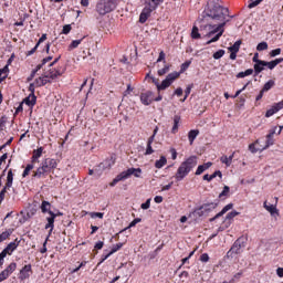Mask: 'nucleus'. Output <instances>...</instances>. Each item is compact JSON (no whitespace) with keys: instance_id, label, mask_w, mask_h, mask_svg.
Wrapping results in <instances>:
<instances>
[{"instance_id":"nucleus-1","label":"nucleus","mask_w":283,"mask_h":283,"mask_svg":"<svg viewBox=\"0 0 283 283\" xmlns=\"http://www.w3.org/2000/svg\"><path fill=\"white\" fill-rule=\"evenodd\" d=\"M227 17H229V9L222 7L219 0H212L208 3L207 9H205V11L202 12L201 18L197 20V23H202V21H207V19H212L213 21H221V23L200 25V31L205 32L208 39H211V36L216 34L211 40L207 42V45H211V43L220 41V36L224 34Z\"/></svg>"},{"instance_id":"nucleus-2","label":"nucleus","mask_w":283,"mask_h":283,"mask_svg":"<svg viewBox=\"0 0 283 283\" xmlns=\"http://www.w3.org/2000/svg\"><path fill=\"white\" fill-rule=\"evenodd\" d=\"M187 67H189V63L182 64L180 72L175 71L172 73H169L166 76V78L164 81H161V83L158 82V78H156V77H150L151 82L154 83V85H156L157 91L164 92V90L171 87V85H174V82H176V81H178V78H180V74H182V72H185V70H187Z\"/></svg>"},{"instance_id":"nucleus-3","label":"nucleus","mask_w":283,"mask_h":283,"mask_svg":"<svg viewBox=\"0 0 283 283\" xmlns=\"http://www.w3.org/2000/svg\"><path fill=\"white\" fill-rule=\"evenodd\" d=\"M198 165V157L190 156L180 164L175 175L177 182L185 180L191 174V170Z\"/></svg>"},{"instance_id":"nucleus-4","label":"nucleus","mask_w":283,"mask_h":283,"mask_svg":"<svg viewBox=\"0 0 283 283\" xmlns=\"http://www.w3.org/2000/svg\"><path fill=\"white\" fill-rule=\"evenodd\" d=\"M116 6H118V0H99L96 4V12L102 15L109 14L116 10Z\"/></svg>"},{"instance_id":"nucleus-5","label":"nucleus","mask_w":283,"mask_h":283,"mask_svg":"<svg viewBox=\"0 0 283 283\" xmlns=\"http://www.w3.org/2000/svg\"><path fill=\"white\" fill-rule=\"evenodd\" d=\"M158 6H160L159 2H156L154 0H145V7L139 15V23H146L147 19L151 17V12H154V10L158 8Z\"/></svg>"},{"instance_id":"nucleus-6","label":"nucleus","mask_w":283,"mask_h":283,"mask_svg":"<svg viewBox=\"0 0 283 283\" xmlns=\"http://www.w3.org/2000/svg\"><path fill=\"white\" fill-rule=\"evenodd\" d=\"M21 241L19 239H15L14 241L10 242L6 249L2 250L0 253V266H3V260H6L7 255H12L14 251L19 248Z\"/></svg>"},{"instance_id":"nucleus-7","label":"nucleus","mask_w":283,"mask_h":283,"mask_svg":"<svg viewBox=\"0 0 283 283\" xmlns=\"http://www.w3.org/2000/svg\"><path fill=\"white\" fill-rule=\"evenodd\" d=\"M218 205L216 203H206L201 206L199 209L192 212V216H206V213H209L210 211H213Z\"/></svg>"},{"instance_id":"nucleus-8","label":"nucleus","mask_w":283,"mask_h":283,"mask_svg":"<svg viewBox=\"0 0 283 283\" xmlns=\"http://www.w3.org/2000/svg\"><path fill=\"white\" fill-rule=\"evenodd\" d=\"M14 271H17V263L9 264L7 269L0 273V282L8 280Z\"/></svg>"},{"instance_id":"nucleus-9","label":"nucleus","mask_w":283,"mask_h":283,"mask_svg":"<svg viewBox=\"0 0 283 283\" xmlns=\"http://www.w3.org/2000/svg\"><path fill=\"white\" fill-rule=\"evenodd\" d=\"M44 168V170L48 172L52 171V169H56L59 167V161L56 159L46 158L41 164Z\"/></svg>"},{"instance_id":"nucleus-10","label":"nucleus","mask_w":283,"mask_h":283,"mask_svg":"<svg viewBox=\"0 0 283 283\" xmlns=\"http://www.w3.org/2000/svg\"><path fill=\"white\" fill-rule=\"evenodd\" d=\"M280 109H283V101L272 105L271 108L266 111L265 118H271V116H273L274 114H277Z\"/></svg>"},{"instance_id":"nucleus-11","label":"nucleus","mask_w":283,"mask_h":283,"mask_svg":"<svg viewBox=\"0 0 283 283\" xmlns=\"http://www.w3.org/2000/svg\"><path fill=\"white\" fill-rule=\"evenodd\" d=\"M124 177L129 178L130 176H135V178H140V174H143V169L140 168H128L127 170L123 171Z\"/></svg>"},{"instance_id":"nucleus-12","label":"nucleus","mask_w":283,"mask_h":283,"mask_svg":"<svg viewBox=\"0 0 283 283\" xmlns=\"http://www.w3.org/2000/svg\"><path fill=\"white\" fill-rule=\"evenodd\" d=\"M263 208L265 210H268V212L271 214V216H279L280 211L277 210V206L275 205H272V203H269L268 201H264L263 202Z\"/></svg>"},{"instance_id":"nucleus-13","label":"nucleus","mask_w":283,"mask_h":283,"mask_svg":"<svg viewBox=\"0 0 283 283\" xmlns=\"http://www.w3.org/2000/svg\"><path fill=\"white\" fill-rule=\"evenodd\" d=\"M151 96H154V93L151 91L142 93L140 102L143 103V105H151Z\"/></svg>"},{"instance_id":"nucleus-14","label":"nucleus","mask_w":283,"mask_h":283,"mask_svg":"<svg viewBox=\"0 0 283 283\" xmlns=\"http://www.w3.org/2000/svg\"><path fill=\"white\" fill-rule=\"evenodd\" d=\"M54 220H56V214L54 212H50V217L46 218L48 223L45 224V229H50V233L54 231Z\"/></svg>"},{"instance_id":"nucleus-15","label":"nucleus","mask_w":283,"mask_h":283,"mask_svg":"<svg viewBox=\"0 0 283 283\" xmlns=\"http://www.w3.org/2000/svg\"><path fill=\"white\" fill-rule=\"evenodd\" d=\"M242 247H244V245L242 244V241L237 240V241L234 242V244L232 245V248L230 249V251L228 252V255L231 254V253H235V254L242 253Z\"/></svg>"},{"instance_id":"nucleus-16","label":"nucleus","mask_w":283,"mask_h":283,"mask_svg":"<svg viewBox=\"0 0 283 283\" xmlns=\"http://www.w3.org/2000/svg\"><path fill=\"white\" fill-rule=\"evenodd\" d=\"M46 77L49 78H59L63 74V71L61 69H51L46 73Z\"/></svg>"},{"instance_id":"nucleus-17","label":"nucleus","mask_w":283,"mask_h":283,"mask_svg":"<svg viewBox=\"0 0 283 283\" xmlns=\"http://www.w3.org/2000/svg\"><path fill=\"white\" fill-rule=\"evenodd\" d=\"M213 166V163L208 161L203 165L198 166L197 170H196V176H201V174H205V171H207V169H210Z\"/></svg>"},{"instance_id":"nucleus-18","label":"nucleus","mask_w":283,"mask_h":283,"mask_svg":"<svg viewBox=\"0 0 283 283\" xmlns=\"http://www.w3.org/2000/svg\"><path fill=\"white\" fill-rule=\"evenodd\" d=\"M198 25L199 28L201 25H206L205 21H202L201 23H198V21L195 22V25L192 27V31H191L192 39H200V29H198Z\"/></svg>"},{"instance_id":"nucleus-19","label":"nucleus","mask_w":283,"mask_h":283,"mask_svg":"<svg viewBox=\"0 0 283 283\" xmlns=\"http://www.w3.org/2000/svg\"><path fill=\"white\" fill-rule=\"evenodd\" d=\"M30 271H32V265H24L20 271V280H28V277H30Z\"/></svg>"},{"instance_id":"nucleus-20","label":"nucleus","mask_w":283,"mask_h":283,"mask_svg":"<svg viewBox=\"0 0 283 283\" xmlns=\"http://www.w3.org/2000/svg\"><path fill=\"white\" fill-rule=\"evenodd\" d=\"M233 156H235V153H233L229 157L227 155H223L221 156L220 161L222 163V165H226V167H231L233 163Z\"/></svg>"},{"instance_id":"nucleus-21","label":"nucleus","mask_w":283,"mask_h":283,"mask_svg":"<svg viewBox=\"0 0 283 283\" xmlns=\"http://www.w3.org/2000/svg\"><path fill=\"white\" fill-rule=\"evenodd\" d=\"M231 209H233V203L224 206L223 209L214 216V218L210 219V222H213V220L221 218V216H224V213H227V211H231Z\"/></svg>"},{"instance_id":"nucleus-22","label":"nucleus","mask_w":283,"mask_h":283,"mask_svg":"<svg viewBox=\"0 0 283 283\" xmlns=\"http://www.w3.org/2000/svg\"><path fill=\"white\" fill-rule=\"evenodd\" d=\"M24 103L29 107H34V105H36V95L30 93V95L24 99Z\"/></svg>"},{"instance_id":"nucleus-23","label":"nucleus","mask_w":283,"mask_h":283,"mask_svg":"<svg viewBox=\"0 0 283 283\" xmlns=\"http://www.w3.org/2000/svg\"><path fill=\"white\" fill-rule=\"evenodd\" d=\"M222 178V171L217 170L212 175H205L203 180H207V182H211L214 178Z\"/></svg>"},{"instance_id":"nucleus-24","label":"nucleus","mask_w":283,"mask_h":283,"mask_svg":"<svg viewBox=\"0 0 283 283\" xmlns=\"http://www.w3.org/2000/svg\"><path fill=\"white\" fill-rule=\"evenodd\" d=\"M40 209L42 213H52V205L49 201H42Z\"/></svg>"},{"instance_id":"nucleus-25","label":"nucleus","mask_w":283,"mask_h":283,"mask_svg":"<svg viewBox=\"0 0 283 283\" xmlns=\"http://www.w3.org/2000/svg\"><path fill=\"white\" fill-rule=\"evenodd\" d=\"M199 134H200V130H198V129H192L188 133V140H189L190 145H193V140H196V138H198Z\"/></svg>"},{"instance_id":"nucleus-26","label":"nucleus","mask_w":283,"mask_h":283,"mask_svg":"<svg viewBox=\"0 0 283 283\" xmlns=\"http://www.w3.org/2000/svg\"><path fill=\"white\" fill-rule=\"evenodd\" d=\"M264 67H266V61L261 60V62H256V64H254L255 74H260V72H262Z\"/></svg>"},{"instance_id":"nucleus-27","label":"nucleus","mask_w":283,"mask_h":283,"mask_svg":"<svg viewBox=\"0 0 283 283\" xmlns=\"http://www.w3.org/2000/svg\"><path fill=\"white\" fill-rule=\"evenodd\" d=\"M48 74L45 76H41L34 81L35 87H42V85H46L48 83Z\"/></svg>"},{"instance_id":"nucleus-28","label":"nucleus","mask_w":283,"mask_h":283,"mask_svg":"<svg viewBox=\"0 0 283 283\" xmlns=\"http://www.w3.org/2000/svg\"><path fill=\"white\" fill-rule=\"evenodd\" d=\"M13 180H14V174H12V170H9L7 175V184L4 189H10V187H12Z\"/></svg>"},{"instance_id":"nucleus-29","label":"nucleus","mask_w":283,"mask_h":283,"mask_svg":"<svg viewBox=\"0 0 283 283\" xmlns=\"http://www.w3.org/2000/svg\"><path fill=\"white\" fill-rule=\"evenodd\" d=\"M122 180H127L124 172L117 175L109 185L111 187H116V185H118V182H120Z\"/></svg>"},{"instance_id":"nucleus-30","label":"nucleus","mask_w":283,"mask_h":283,"mask_svg":"<svg viewBox=\"0 0 283 283\" xmlns=\"http://www.w3.org/2000/svg\"><path fill=\"white\" fill-rule=\"evenodd\" d=\"M240 212L238 211H231L227 214L226 217V224L227 227L231 226V221L233 220V218H235V216H239Z\"/></svg>"},{"instance_id":"nucleus-31","label":"nucleus","mask_w":283,"mask_h":283,"mask_svg":"<svg viewBox=\"0 0 283 283\" xmlns=\"http://www.w3.org/2000/svg\"><path fill=\"white\" fill-rule=\"evenodd\" d=\"M167 165V157L161 156L158 160L155 163L156 169H163V167Z\"/></svg>"},{"instance_id":"nucleus-32","label":"nucleus","mask_w":283,"mask_h":283,"mask_svg":"<svg viewBox=\"0 0 283 283\" xmlns=\"http://www.w3.org/2000/svg\"><path fill=\"white\" fill-rule=\"evenodd\" d=\"M41 156H43V147H40V148L33 150V156H32L33 163H36L39 160V158H41Z\"/></svg>"},{"instance_id":"nucleus-33","label":"nucleus","mask_w":283,"mask_h":283,"mask_svg":"<svg viewBox=\"0 0 283 283\" xmlns=\"http://www.w3.org/2000/svg\"><path fill=\"white\" fill-rule=\"evenodd\" d=\"M8 72H10L8 65H6L3 69H0V83H3V81L8 78Z\"/></svg>"},{"instance_id":"nucleus-34","label":"nucleus","mask_w":283,"mask_h":283,"mask_svg":"<svg viewBox=\"0 0 283 283\" xmlns=\"http://www.w3.org/2000/svg\"><path fill=\"white\" fill-rule=\"evenodd\" d=\"M12 231H13L12 229H8L0 234V244L1 242H6V240H8V238L12 235Z\"/></svg>"},{"instance_id":"nucleus-35","label":"nucleus","mask_w":283,"mask_h":283,"mask_svg":"<svg viewBox=\"0 0 283 283\" xmlns=\"http://www.w3.org/2000/svg\"><path fill=\"white\" fill-rule=\"evenodd\" d=\"M258 143H260V140H256L255 143L249 145V150L251 151V154H258V151H264L263 147L262 148L255 147Z\"/></svg>"},{"instance_id":"nucleus-36","label":"nucleus","mask_w":283,"mask_h":283,"mask_svg":"<svg viewBox=\"0 0 283 283\" xmlns=\"http://www.w3.org/2000/svg\"><path fill=\"white\" fill-rule=\"evenodd\" d=\"M45 174H48V171L45 170V168L41 165L36 171L34 172V178H42L43 176H45Z\"/></svg>"},{"instance_id":"nucleus-37","label":"nucleus","mask_w":283,"mask_h":283,"mask_svg":"<svg viewBox=\"0 0 283 283\" xmlns=\"http://www.w3.org/2000/svg\"><path fill=\"white\" fill-rule=\"evenodd\" d=\"M240 45H242V41H237L232 46H229L228 50L229 52H240Z\"/></svg>"},{"instance_id":"nucleus-38","label":"nucleus","mask_w":283,"mask_h":283,"mask_svg":"<svg viewBox=\"0 0 283 283\" xmlns=\"http://www.w3.org/2000/svg\"><path fill=\"white\" fill-rule=\"evenodd\" d=\"M170 67L171 66L169 64H165L163 69L157 71L158 76H165V74L169 72Z\"/></svg>"},{"instance_id":"nucleus-39","label":"nucleus","mask_w":283,"mask_h":283,"mask_svg":"<svg viewBox=\"0 0 283 283\" xmlns=\"http://www.w3.org/2000/svg\"><path fill=\"white\" fill-rule=\"evenodd\" d=\"M274 85H275V81L270 80V81H268V82L264 84V86H263V88H262L261 91H263V92H269V90H271Z\"/></svg>"},{"instance_id":"nucleus-40","label":"nucleus","mask_w":283,"mask_h":283,"mask_svg":"<svg viewBox=\"0 0 283 283\" xmlns=\"http://www.w3.org/2000/svg\"><path fill=\"white\" fill-rule=\"evenodd\" d=\"M256 50H258V52H264V50H269V43H266V42H260V43L256 45Z\"/></svg>"},{"instance_id":"nucleus-41","label":"nucleus","mask_w":283,"mask_h":283,"mask_svg":"<svg viewBox=\"0 0 283 283\" xmlns=\"http://www.w3.org/2000/svg\"><path fill=\"white\" fill-rule=\"evenodd\" d=\"M224 54H226V51L221 49V50L214 52L212 56L216 61H218V60L222 59V56H224Z\"/></svg>"},{"instance_id":"nucleus-42","label":"nucleus","mask_w":283,"mask_h":283,"mask_svg":"<svg viewBox=\"0 0 283 283\" xmlns=\"http://www.w3.org/2000/svg\"><path fill=\"white\" fill-rule=\"evenodd\" d=\"M178 123H180V117L176 116L174 118V126H172V134H177L178 133Z\"/></svg>"},{"instance_id":"nucleus-43","label":"nucleus","mask_w":283,"mask_h":283,"mask_svg":"<svg viewBox=\"0 0 283 283\" xmlns=\"http://www.w3.org/2000/svg\"><path fill=\"white\" fill-rule=\"evenodd\" d=\"M103 169H105V164H101L97 168L94 169L95 174L97 175V178L103 175Z\"/></svg>"},{"instance_id":"nucleus-44","label":"nucleus","mask_w":283,"mask_h":283,"mask_svg":"<svg viewBox=\"0 0 283 283\" xmlns=\"http://www.w3.org/2000/svg\"><path fill=\"white\" fill-rule=\"evenodd\" d=\"M83 40H74L69 46V50H75V48H78L80 43H82Z\"/></svg>"},{"instance_id":"nucleus-45","label":"nucleus","mask_w":283,"mask_h":283,"mask_svg":"<svg viewBox=\"0 0 283 283\" xmlns=\"http://www.w3.org/2000/svg\"><path fill=\"white\" fill-rule=\"evenodd\" d=\"M43 67V64H39L35 70L32 71L31 75L28 77V81H32L34 78L36 72Z\"/></svg>"},{"instance_id":"nucleus-46","label":"nucleus","mask_w":283,"mask_h":283,"mask_svg":"<svg viewBox=\"0 0 283 283\" xmlns=\"http://www.w3.org/2000/svg\"><path fill=\"white\" fill-rule=\"evenodd\" d=\"M119 249H123V243H117L116 245H114L109 252V255H114V253H116V251H119Z\"/></svg>"},{"instance_id":"nucleus-47","label":"nucleus","mask_w":283,"mask_h":283,"mask_svg":"<svg viewBox=\"0 0 283 283\" xmlns=\"http://www.w3.org/2000/svg\"><path fill=\"white\" fill-rule=\"evenodd\" d=\"M105 216V213L103 212H90V217L91 218H99L101 220H103V217Z\"/></svg>"},{"instance_id":"nucleus-48","label":"nucleus","mask_w":283,"mask_h":283,"mask_svg":"<svg viewBox=\"0 0 283 283\" xmlns=\"http://www.w3.org/2000/svg\"><path fill=\"white\" fill-rule=\"evenodd\" d=\"M265 67H269V70H275L277 67V64L275 63V60L271 62H265Z\"/></svg>"},{"instance_id":"nucleus-49","label":"nucleus","mask_w":283,"mask_h":283,"mask_svg":"<svg viewBox=\"0 0 283 283\" xmlns=\"http://www.w3.org/2000/svg\"><path fill=\"white\" fill-rule=\"evenodd\" d=\"M280 54H282V49H275L270 52V56L272 57L280 56Z\"/></svg>"},{"instance_id":"nucleus-50","label":"nucleus","mask_w":283,"mask_h":283,"mask_svg":"<svg viewBox=\"0 0 283 283\" xmlns=\"http://www.w3.org/2000/svg\"><path fill=\"white\" fill-rule=\"evenodd\" d=\"M142 209L147 210L151 207V199H147L146 202L142 203Z\"/></svg>"},{"instance_id":"nucleus-51","label":"nucleus","mask_w":283,"mask_h":283,"mask_svg":"<svg viewBox=\"0 0 283 283\" xmlns=\"http://www.w3.org/2000/svg\"><path fill=\"white\" fill-rule=\"evenodd\" d=\"M72 32V25L65 24L62 30V34H70Z\"/></svg>"},{"instance_id":"nucleus-52","label":"nucleus","mask_w":283,"mask_h":283,"mask_svg":"<svg viewBox=\"0 0 283 283\" xmlns=\"http://www.w3.org/2000/svg\"><path fill=\"white\" fill-rule=\"evenodd\" d=\"M252 2L248 6V8H256V6H260L262 3V0H251Z\"/></svg>"},{"instance_id":"nucleus-53","label":"nucleus","mask_w":283,"mask_h":283,"mask_svg":"<svg viewBox=\"0 0 283 283\" xmlns=\"http://www.w3.org/2000/svg\"><path fill=\"white\" fill-rule=\"evenodd\" d=\"M229 186H224L222 192L219 195V198H224V196H229Z\"/></svg>"},{"instance_id":"nucleus-54","label":"nucleus","mask_w":283,"mask_h":283,"mask_svg":"<svg viewBox=\"0 0 283 283\" xmlns=\"http://www.w3.org/2000/svg\"><path fill=\"white\" fill-rule=\"evenodd\" d=\"M240 277H242V271L235 273V274L233 275V277L231 279L230 282H231V283L238 282V280H240Z\"/></svg>"},{"instance_id":"nucleus-55","label":"nucleus","mask_w":283,"mask_h":283,"mask_svg":"<svg viewBox=\"0 0 283 283\" xmlns=\"http://www.w3.org/2000/svg\"><path fill=\"white\" fill-rule=\"evenodd\" d=\"M151 154H154V148L151 147V144H147L145 155L146 156H151Z\"/></svg>"},{"instance_id":"nucleus-56","label":"nucleus","mask_w":283,"mask_h":283,"mask_svg":"<svg viewBox=\"0 0 283 283\" xmlns=\"http://www.w3.org/2000/svg\"><path fill=\"white\" fill-rule=\"evenodd\" d=\"M276 132H277V126H274L272 129H270V133L268 134L266 138H273Z\"/></svg>"},{"instance_id":"nucleus-57","label":"nucleus","mask_w":283,"mask_h":283,"mask_svg":"<svg viewBox=\"0 0 283 283\" xmlns=\"http://www.w3.org/2000/svg\"><path fill=\"white\" fill-rule=\"evenodd\" d=\"M273 144H274L273 137L268 138L266 144H265V146L263 147V149H269V147H271V145H273Z\"/></svg>"},{"instance_id":"nucleus-58","label":"nucleus","mask_w":283,"mask_h":283,"mask_svg":"<svg viewBox=\"0 0 283 283\" xmlns=\"http://www.w3.org/2000/svg\"><path fill=\"white\" fill-rule=\"evenodd\" d=\"M170 154L172 160H176V158H178V151H176V148H171Z\"/></svg>"},{"instance_id":"nucleus-59","label":"nucleus","mask_w":283,"mask_h":283,"mask_svg":"<svg viewBox=\"0 0 283 283\" xmlns=\"http://www.w3.org/2000/svg\"><path fill=\"white\" fill-rule=\"evenodd\" d=\"M191 87H193L192 85H188L187 87H186V90H185V96H186V98H188L189 97V94H191Z\"/></svg>"},{"instance_id":"nucleus-60","label":"nucleus","mask_w":283,"mask_h":283,"mask_svg":"<svg viewBox=\"0 0 283 283\" xmlns=\"http://www.w3.org/2000/svg\"><path fill=\"white\" fill-rule=\"evenodd\" d=\"M138 222H140V219H135V220H133L130 223H129V226H128V229H132V227H136L137 224H138Z\"/></svg>"},{"instance_id":"nucleus-61","label":"nucleus","mask_w":283,"mask_h":283,"mask_svg":"<svg viewBox=\"0 0 283 283\" xmlns=\"http://www.w3.org/2000/svg\"><path fill=\"white\" fill-rule=\"evenodd\" d=\"M200 260L202 262H209V254H207V253L201 254Z\"/></svg>"},{"instance_id":"nucleus-62","label":"nucleus","mask_w":283,"mask_h":283,"mask_svg":"<svg viewBox=\"0 0 283 283\" xmlns=\"http://www.w3.org/2000/svg\"><path fill=\"white\" fill-rule=\"evenodd\" d=\"M104 242L103 241H99V242H97L96 244H95V249H97L98 251H101V249H103V247H104Z\"/></svg>"},{"instance_id":"nucleus-63","label":"nucleus","mask_w":283,"mask_h":283,"mask_svg":"<svg viewBox=\"0 0 283 283\" xmlns=\"http://www.w3.org/2000/svg\"><path fill=\"white\" fill-rule=\"evenodd\" d=\"M276 275H279L280 277H283V268L276 269Z\"/></svg>"},{"instance_id":"nucleus-64","label":"nucleus","mask_w":283,"mask_h":283,"mask_svg":"<svg viewBox=\"0 0 283 283\" xmlns=\"http://www.w3.org/2000/svg\"><path fill=\"white\" fill-rule=\"evenodd\" d=\"M175 95H176V96H181V95H182V88L178 87V88L175 91Z\"/></svg>"}]
</instances>
